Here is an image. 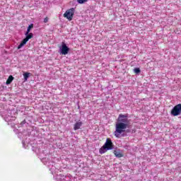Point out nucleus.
<instances>
[{
  "mask_svg": "<svg viewBox=\"0 0 181 181\" xmlns=\"http://www.w3.org/2000/svg\"><path fill=\"white\" fill-rule=\"evenodd\" d=\"M127 128H129L128 116L121 114L119 115L117 122L115 124V131L114 132L115 136H116V138H119L121 134L125 132Z\"/></svg>",
  "mask_w": 181,
  "mask_h": 181,
  "instance_id": "nucleus-1",
  "label": "nucleus"
},
{
  "mask_svg": "<svg viewBox=\"0 0 181 181\" xmlns=\"http://www.w3.org/2000/svg\"><path fill=\"white\" fill-rule=\"evenodd\" d=\"M111 149H114V144L111 139H107L105 144L100 148L99 153L100 155H103L107 151H111Z\"/></svg>",
  "mask_w": 181,
  "mask_h": 181,
  "instance_id": "nucleus-2",
  "label": "nucleus"
},
{
  "mask_svg": "<svg viewBox=\"0 0 181 181\" xmlns=\"http://www.w3.org/2000/svg\"><path fill=\"white\" fill-rule=\"evenodd\" d=\"M76 9L74 8H71L66 11L64 13V18H66L68 21H73V16H74V11Z\"/></svg>",
  "mask_w": 181,
  "mask_h": 181,
  "instance_id": "nucleus-3",
  "label": "nucleus"
},
{
  "mask_svg": "<svg viewBox=\"0 0 181 181\" xmlns=\"http://www.w3.org/2000/svg\"><path fill=\"white\" fill-rule=\"evenodd\" d=\"M25 38H24L21 42L20 43V45L18 46V49H22V47H23V46H25V45H26V43H28V42H29L30 39H32V37H33V33H28L27 35H25Z\"/></svg>",
  "mask_w": 181,
  "mask_h": 181,
  "instance_id": "nucleus-4",
  "label": "nucleus"
},
{
  "mask_svg": "<svg viewBox=\"0 0 181 181\" xmlns=\"http://www.w3.org/2000/svg\"><path fill=\"white\" fill-rule=\"evenodd\" d=\"M181 114V104L176 105L171 110V115L173 117H177Z\"/></svg>",
  "mask_w": 181,
  "mask_h": 181,
  "instance_id": "nucleus-5",
  "label": "nucleus"
},
{
  "mask_svg": "<svg viewBox=\"0 0 181 181\" xmlns=\"http://www.w3.org/2000/svg\"><path fill=\"white\" fill-rule=\"evenodd\" d=\"M69 50L70 49L69 48V47H67V45H66L64 42H62V48H61L62 54H64V55L68 54Z\"/></svg>",
  "mask_w": 181,
  "mask_h": 181,
  "instance_id": "nucleus-6",
  "label": "nucleus"
},
{
  "mask_svg": "<svg viewBox=\"0 0 181 181\" xmlns=\"http://www.w3.org/2000/svg\"><path fill=\"white\" fill-rule=\"evenodd\" d=\"M83 125V122H77L74 126V131H77V129H80L81 126Z\"/></svg>",
  "mask_w": 181,
  "mask_h": 181,
  "instance_id": "nucleus-7",
  "label": "nucleus"
},
{
  "mask_svg": "<svg viewBox=\"0 0 181 181\" xmlns=\"http://www.w3.org/2000/svg\"><path fill=\"white\" fill-rule=\"evenodd\" d=\"M15 78H13V76L12 75H10L6 82V84L7 86H9V84H11V83H12V81H13Z\"/></svg>",
  "mask_w": 181,
  "mask_h": 181,
  "instance_id": "nucleus-8",
  "label": "nucleus"
},
{
  "mask_svg": "<svg viewBox=\"0 0 181 181\" xmlns=\"http://www.w3.org/2000/svg\"><path fill=\"white\" fill-rule=\"evenodd\" d=\"M114 155L116 156V158H122L124 156V154H122L119 151H114L113 152Z\"/></svg>",
  "mask_w": 181,
  "mask_h": 181,
  "instance_id": "nucleus-9",
  "label": "nucleus"
},
{
  "mask_svg": "<svg viewBox=\"0 0 181 181\" xmlns=\"http://www.w3.org/2000/svg\"><path fill=\"white\" fill-rule=\"evenodd\" d=\"M30 29H33V24H30V25H28L25 35H29V33H30Z\"/></svg>",
  "mask_w": 181,
  "mask_h": 181,
  "instance_id": "nucleus-10",
  "label": "nucleus"
},
{
  "mask_svg": "<svg viewBox=\"0 0 181 181\" xmlns=\"http://www.w3.org/2000/svg\"><path fill=\"white\" fill-rule=\"evenodd\" d=\"M29 76H30V73L25 72L23 74L24 80L26 81H28V78H29Z\"/></svg>",
  "mask_w": 181,
  "mask_h": 181,
  "instance_id": "nucleus-11",
  "label": "nucleus"
},
{
  "mask_svg": "<svg viewBox=\"0 0 181 181\" xmlns=\"http://www.w3.org/2000/svg\"><path fill=\"white\" fill-rule=\"evenodd\" d=\"M88 0H77L78 4H86V2H88Z\"/></svg>",
  "mask_w": 181,
  "mask_h": 181,
  "instance_id": "nucleus-12",
  "label": "nucleus"
},
{
  "mask_svg": "<svg viewBox=\"0 0 181 181\" xmlns=\"http://www.w3.org/2000/svg\"><path fill=\"white\" fill-rule=\"evenodd\" d=\"M134 73H141V69L139 68L134 69Z\"/></svg>",
  "mask_w": 181,
  "mask_h": 181,
  "instance_id": "nucleus-13",
  "label": "nucleus"
},
{
  "mask_svg": "<svg viewBox=\"0 0 181 181\" xmlns=\"http://www.w3.org/2000/svg\"><path fill=\"white\" fill-rule=\"evenodd\" d=\"M47 22H49V18L46 17L44 18V23H47Z\"/></svg>",
  "mask_w": 181,
  "mask_h": 181,
  "instance_id": "nucleus-14",
  "label": "nucleus"
}]
</instances>
